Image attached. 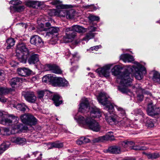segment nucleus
Returning <instances> with one entry per match:
<instances>
[{
  "mask_svg": "<svg viewBox=\"0 0 160 160\" xmlns=\"http://www.w3.org/2000/svg\"><path fill=\"white\" fill-rule=\"evenodd\" d=\"M89 104L88 98H82L80 103L78 111L84 113L89 110L90 115L82 116L78 114L74 117V118L81 127L98 132L100 130V126L93 118H100L102 115L101 112L95 106L90 107Z\"/></svg>",
  "mask_w": 160,
  "mask_h": 160,
  "instance_id": "f257e3e1",
  "label": "nucleus"
},
{
  "mask_svg": "<svg viewBox=\"0 0 160 160\" xmlns=\"http://www.w3.org/2000/svg\"><path fill=\"white\" fill-rule=\"evenodd\" d=\"M121 68L120 65H116L111 69V72L112 75L118 76L117 81L119 84L118 87V90L123 93H126L130 92L128 87L131 85L133 77L127 70L121 72Z\"/></svg>",
  "mask_w": 160,
  "mask_h": 160,
  "instance_id": "f03ea898",
  "label": "nucleus"
},
{
  "mask_svg": "<svg viewBox=\"0 0 160 160\" xmlns=\"http://www.w3.org/2000/svg\"><path fill=\"white\" fill-rule=\"evenodd\" d=\"M108 97L104 92L99 93L97 97L99 102L105 106L104 109L108 111L109 114H105V120L109 124L117 125L119 120V117L117 115L111 113L114 110V106L112 104L107 100Z\"/></svg>",
  "mask_w": 160,
  "mask_h": 160,
  "instance_id": "7ed1b4c3",
  "label": "nucleus"
},
{
  "mask_svg": "<svg viewBox=\"0 0 160 160\" xmlns=\"http://www.w3.org/2000/svg\"><path fill=\"white\" fill-rule=\"evenodd\" d=\"M87 31V29L78 25H73L66 29V36L63 38L65 43L72 42L76 36L75 32L84 33Z\"/></svg>",
  "mask_w": 160,
  "mask_h": 160,
  "instance_id": "20e7f679",
  "label": "nucleus"
},
{
  "mask_svg": "<svg viewBox=\"0 0 160 160\" xmlns=\"http://www.w3.org/2000/svg\"><path fill=\"white\" fill-rule=\"evenodd\" d=\"M134 64L131 68L132 71L136 79L141 80L146 73V68L142 64L137 62H134Z\"/></svg>",
  "mask_w": 160,
  "mask_h": 160,
  "instance_id": "39448f33",
  "label": "nucleus"
},
{
  "mask_svg": "<svg viewBox=\"0 0 160 160\" xmlns=\"http://www.w3.org/2000/svg\"><path fill=\"white\" fill-rule=\"evenodd\" d=\"M18 118L12 115H10L0 111V123L6 125H10L12 123H17Z\"/></svg>",
  "mask_w": 160,
  "mask_h": 160,
  "instance_id": "423d86ee",
  "label": "nucleus"
},
{
  "mask_svg": "<svg viewBox=\"0 0 160 160\" xmlns=\"http://www.w3.org/2000/svg\"><path fill=\"white\" fill-rule=\"evenodd\" d=\"M16 52L20 62L23 63H25L27 58L26 55L28 54V51L24 44L22 43L18 45L17 46Z\"/></svg>",
  "mask_w": 160,
  "mask_h": 160,
  "instance_id": "0eeeda50",
  "label": "nucleus"
},
{
  "mask_svg": "<svg viewBox=\"0 0 160 160\" xmlns=\"http://www.w3.org/2000/svg\"><path fill=\"white\" fill-rule=\"evenodd\" d=\"M147 98L146 102L148 105L147 112L148 114L152 116L159 114L160 113V108H157L155 106L152 105V103L151 100H148Z\"/></svg>",
  "mask_w": 160,
  "mask_h": 160,
  "instance_id": "6e6552de",
  "label": "nucleus"
},
{
  "mask_svg": "<svg viewBox=\"0 0 160 160\" xmlns=\"http://www.w3.org/2000/svg\"><path fill=\"white\" fill-rule=\"evenodd\" d=\"M51 12L52 13L50 14V16L58 15L60 17H66L67 18L69 19L73 18V13L72 11H68L66 10L56 11L53 9Z\"/></svg>",
  "mask_w": 160,
  "mask_h": 160,
  "instance_id": "1a4fd4ad",
  "label": "nucleus"
},
{
  "mask_svg": "<svg viewBox=\"0 0 160 160\" xmlns=\"http://www.w3.org/2000/svg\"><path fill=\"white\" fill-rule=\"evenodd\" d=\"M113 65L112 64L106 65L101 68H99L96 70V72L98 73L101 77H104L108 78L110 75V68Z\"/></svg>",
  "mask_w": 160,
  "mask_h": 160,
  "instance_id": "9d476101",
  "label": "nucleus"
},
{
  "mask_svg": "<svg viewBox=\"0 0 160 160\" xmlns=\"http://www.w3.org/2000/svg\"><path fill=\"white\" fill-rule=\"evenodd\" d=\"M9 3L13 5V6L10 7V12L12 13L15 12L22 11L24 8L23 6L19 5L22 3V2L18 0H12L10 1Z\"/></svg>",
  "mask_w": 160,
  "mask_h": 160,
  "instance_id": "9b49d317",
  "label": "nucleus"
},
{
  "mask_svg": "<svg viewBox=\"0 0 160 160\" xmlns=\"http://www.w3.org/2000/svg\"><path fill=\"white\" fill-rule=\"evenodd\" d=\"M20 118L23 123L30 125H34L37 122V119L30 114H25L22 115Z\"/></svg>",
  "mask_w": 160,
  "mask_h": 160,
  "instance_id": "f8f14e48",
  "label": "nucleus"
},
{
  "mask_svg": "<svg viewBox=\"0 0 160 160\" xmlns=\"http://www.w3.org/2000/svg\"><path fill=\"white\" fill-rule=\"evenodd\" d=\"M43 69L45 71H51L56 74H61L62 71L55 64H47L44 66Z\"/></svg>",
  "mask_w": 160,
  "mask_h": 160,
  "instance_id": "ddd939ff",
  "label": "nucleus"
},
{
  "mask_svg": "<svg viewBox=\"0 0 160 160\" xmlns=\"http://www.w3.org/2000/svg\"><path fill=\"white\" fill-rule=\"evenodd\" d=\"M114 140L113 133L112 132H108L105 135L95 138L93 140L94 142H102L104 141L113 140Z\"/></svg>",
  "mask_w": 160,
  "mask_h": 160,
  "instance_id": "4468645a",
  "label": "nucleus"
},
{
  "mask_svg": "<svg viewBox=\"0 0 160 160\" xmlns=\"http://www.w3.org/2000/svg\"><path fill=\"white\" fill-rule=\"evenodd\" d=\"M55 75L52 74H48L43 76L42 79L43 82L52 84L54 86L55 79Z\"/></svg>",
  "mask_w": 160,
  "mask_h": 160,
  "instance_id": "2eb2a0df",
  "label": "nucleus"
},
{
  "mask_svg": "<svg viewBox=\"0 0 160 160\" xmlns=\"http://www.w3.org/2000/svg\"><path fill=\"white\" fill-rule=\"evenodd\" d=\"M88 28V30L89 31V32L86 34V36L83 38L82 40L86 41L87 42L89 40L94 37L95 35V33L92 32L95 31L97 29L96 27L93 26H90Z\"/></svg>",
  "mask_w": 160,
  "mask_h": 160,
  "instance_id": "dca6fc26",
  "label": "nucleus"
},
{
  "mask_svg": "<svg viewBox=\"0 0 160 160\" xmlns=\"http://www.w3.org/2000/svg\"><path fill=\"white\" fill-rule=\"evenodd\" d=\"M55 79L54 86L64 87L68 85V82L64 78L56 77Z\"/></svg>",
  "mask_w": 160,
  "mask_h": 160,
  "instance_id": "f3484780",
  "label": "nucleus"
},
{
  "mask_svg": "<svg viewBox=\"0 0 160 160\" xmlns=\"http://www.w3.org/2000/svg\"><path fill=\"white\" fill-rule=\"evenodd\" d=\"M30 42L31 44L38 47H41L43 44V42L41 38L38 35H35L31 37Z\"/></svg>",
  "mask_w": 160,
  "mask_h": 160,
  "instance_id": "a211bd4d",
  "label": "nucleus"
},
{
  "mask_svg": "<svg viewBox=\"0 0 160 160\" xmlns=\"http://www.w3.org/2000/svg\"><path fill=\"white\" fill-rule=\"evenodd\" d=\"M9 104L12 105L13 107L15 108L18 110L22 111H24L26 108H27V107L24 103H22L17 104V103L14 100L10 101Z\"/></svg>",
  "mask_w": 160,
  "mask_h": 160,
  "instance_id": "6ab92c4d",
  "label": "nucleus"
},
{
  "mask_svg": "<svg viewBox=\"0 0 160 160\" xmlns=\"http://www.w3.org/2000/svg\"><path fill=\"white\" fill-rule=\"evenodd\" d=\"M24 98L26 101L31 103L34 102L36 99L33 92H28L24 95Z\"/></svg>",
  "mask_w": 160,
  "mask_h": 160,
  "instance_id": "aec40b11",
  "label": "nucleus"
},
{
  "mask_svg": "<svg viewBox=\"0 0 160 160\" xmlns=\"http://www.w3.org/2000/svg\"><path fill=\"white\" fill-rule=\"evenodd\" d=\"M18 132V130L16 129L15 126L10 131L8 128H3L1 130V134L3 135H9L11 134H15Z\"/></svg>",
  "mask_w": 160,
  "mask_h": 160,
  "instance_id": "412c9836",
  "label": "nucleus"
},
{
  "mask_svg": "<svg viewBox=\"0 0 160 160\" xmlns=\"http://www.w3.org/2000/svg\"><path fill=\"white\" fill-rule=\"evenodd\" d=\"M11 141L17 144L23 145L26 142V140L24 138L20 137H13L11 138Z\"/></svg>",
  "mask_w": 160,
  "mask_h": 160,
  "instance_id": "4be33fe9",
  "label": "nucleus"
},
{
  "mask_svg": "<svg viewBox=\"0 0 160 160\" xmlns=\"http://www.w3.org/2000/svg\"><path fill=\"white\" fill-rule=\"evenodd\" d=\"M104 152L112 154H118L121 152V149L119 146H113L109 147L108 149L105 150Z\"/></svg>",
  "mask_w": 160,
  "mask_h": 160,
  "instance_id": "5701e85b",
  "label": "nucleus"
},
{
  "mask_svg": "<svg viewBox=\"0 0 160 160\" xmlns=\"http://www.w3.org/2000/svg\"><path fill=\"white\" fill-rule=\"evenodd\" d=\"M121 119V118L119 117V120L117 125L125 127H128L130 126V121L126 117H125L123 118L122 120Z\"/></svg>",
  "mask_w": 160,
  "mask_h": 160,
  "instance_id": "b1692460",
  "label": "nucleus"
},
{
  "mask_svg": "<svg viewBox=\"0 0 160 160\" xmlns=\"http://www.w3.org/2000/svg\"><path fill=\"white\" fill-rule=\"evenodd\" d=\"M18 74L22 76H26L30 74V71L28 68H18Z\"/></svg>",
  "mask_w": 160,
  "mask_h": 160,
  "instance_id": "393cba45",
  "label": "nucleus"
},
{
  "mask_svg": "<svg viewBox=\"0 0 160 160\" xmlns=\"http://www.w3.org/2000/svg\"><path fill=\"white\" fill-rule=\"evenodd\" d=\"M121 59L124 62H130L134 60L133 57L129 54H122L120 56Z\"/></svg>",
  "mask_w": 160,
  "mask_h": 160,
  "instance_id": "a878e982",
  "label": "nucleus"
},
{
  "mask_svg": "<svg viewBox=\"0 0 160 160\" xmlns=\"http://www.w3.org/2000/svg\"><path fill=\"white\" fill-rule=\"evenodd\" d=\"M25 4L27 6L32 7L34 8L38 7L41 5L40 2L38 1H32L30 0H28L26 1Z\"/></svg>",
  "mask_w": 160,
  "mask_h": 160,
  "instance_id": "bb28decb",
  "label": "nucleus"
},
{
  "mask_svg": "<svg viewBox=\"0 0 160 160\" xmlns=\"http://www.w3.org/2000/svg\"><path fill=\"white\" fill-rule=\"evenodd\" d=\"M52 100L53 101L55 105L56 106H59L62 103V100L61 97L58 94L54 95L52 98Z\"/></svg>",
  "mask_w": 160,
  "mask_h": 160,
  "instance_id": "cd10ccee",
  "label": "nucleus"
},
{
  "mask_svg": "<svg viewBox=\"0 0 160 160\" xmlns=\"http://www.w3.org/2000/svg\"><path fill=\"white\" fill-rule=\"evenodd\" d=\"M142 93L143 95H138V100L141 101L143 100V97H145L146 98V99L147 98H148V100L150 101V99L148 98L146 96L147 95L150 97H151L152 95V94L150 92L145 90H143Z\"/></svg>",
  "mask_w": 160,
  "mask_h": 160,
  "instance_id": "c85d7f7f",
  "label": "nucleus"
},
{
  "mask_svg": "<svg viewBox=\"0 0 160 160\" xmlns=\"http://www.w3.org/2000/svg\"><path fill=\"white\" fill-rule=\"evenodd\" d=\"M38 61V55L37 54L32 55L28 60V63L30 64H35Z\"/></svg>",
  "mask_w": 160,
  "mask_h": 160,
  "instance_id": "c756f323",
  "label": "nucleus"
},
{
  "mask_svg": "<svg viewBox=\"0 0 160 160\" xmlns=\"http://www.w3.org/2000/svg\"><path fill=\"white\" fill-rule=\"evenodd\" d=\"M10 142H3L0 145V154L3 153L9 147Z\"/></svg>",
  "mask_w": 160,
  "mask_h": 160,
  "instance_id": "7c9ffc66",
  "label": "nucleus"
},
{
  "mask_svg": "<svg viewBox=\"0 0 160 160\" xmlns=\"http://www.w3.org/2000/svg\"><path fill=\"white\" fill-rule=\"evenodd\" d=\"M18 122L17 123H12V124L11 125H12V124L15 125L16 124H17ZM15 127L16 128V129L18 130V132L19 133V131L22 132L24 130H27L28 129V127L26 125L23 126V125L22 124H18L17 125H15Z\"/></svg>",
  "mask_w": 160,
  "mask_h": 160,
  "instance_id": "2f4dec72",
  "label": "nucleus"
},
{
  "mask_svg": "<svg viewBox=\"0 0 160 160\" xmlns=\"http://www.w3.org/2000/svg\"><path fill=\"white\" fill-rule=\"evenodd\" d=\"M143 153L145 154L147 158L149 159H154L160 157V155L158 153L146 154L143 152Z\"/></svg>",
  "mask_w": 160,
  "mask_h": 160,
  "instance_id": "473e14b6",
  "label": "nucleus"
},
{
  "mask_svg": "<svg viewBox=\"0 0 160 160\" xmlns=\"http://www.w3.org/2000/svg\"><path fill=\"white\" fill-rule=\"evenodd\" d=\"M120 144L124 148L131 147L134 144L133 142L131 141H128L127 140L121 142Z\"/></svg>",
  "mask_w": 160,
  "mask_h": 160,
  "instance_id": "72a5a7b5",
  "label": "nucleus"
},
{
  "mask_svg": "<svg viewBox=\"0 0 160 160\" xmlns=\"http://www.w3.org/2000/svg\"><path fill=\"white\" fill-rule=\"evenodd\" d=\"M152 80L155 83L160 84V74L157 72H154Z\"/></svg>",
  "mask_w": 160,
  "mask_h": 160,
  "instance_id": "f704fd0d",
  "label": "nucleus"
},
{
  "mask_svg": "<svg viewBox=\"0 0 160 160\" xmlns=\"http://www.w3.org/2000/svg\"><path fill=\"white\" fill-rule=\"evenodd\" d=\"M6 42L7 44V49H9L14 45L15 42L13 38H11L8 39Z\"/></svg>",
  "mask_w": 160,
  "mask_h": 160,
  "instance_id": "c9c22d12",
  "label": "nucleus"
},
{
  "mask_svg": "<svg viewBox=\"0 0 160 160\" xmlns=\"http://www.w3.org/2000/svg\"><path fill=\"white\" fill-rule=\"evenodd\" d=\"M20 79L18 78H12L10 81V84L12 87H14L20 81Z\"/></svg>",
  "mask_w": 160,
  "mask_h": 160,
  "instance_id": "e433bc0d",
  "label": "nucleus"
},
{
  "mask_svg": "<svg viewBox=\"0 0 160 160\" xmlns=\"http://www.w3.org/2000/svg\"><path fill=\"white\" fill-rule=\"evenodd\" d=\"M133 113L135 115H139L140 117H143L144 114L140 109H137L134 110L133 111Z\"/></svg>",
  "mask_w": 160,
  "mask_h": 160,
  "instance_id": "4c0bfd02",
  "label": "nucleus"
},
{
  "mask_svg": "<svg viewBox=\"0 0 160 160\" xmlns=\"http://www.w3.org/2000/svg\"><path fill=\"white\" fill-rule=\"evenodd\" d=\"M116 108L117 109L118 112V114H120V116H124L125 115V110L122 108L119 107L117 106H115Z\"/></svg>",
  "mask_w": 160,
  "mask_h": 160,
  "instance_id": "58836bf2",
  "label": "nucleus"
},
{
  "mask_svg": "<svg viewBox=\"0 0 160 160\" xmlns=\"http://www.w3.org/2000/svg\"><path fill=\"white\" fill-rule=\"evenodd\" d=\"M72 58L70 59L71 63H72L73 61H78L80 58L79 56L77 53H75L72 55Z\"/></svg>",
  "mask_w": 160,
  "mask_h": 160,
  "instance_id": "ea45409f",
  "label": "nucleus"
},
{
  "mask_svg": "<svg viewBox=\"0 0 160 160\" xmlns=\"http://www.w3.org/2000/svg\"><path fill=\"white\" fill-rule=\"evenodd\" d=\"M9 91L8 89L3 88L0 87V95H4L7 93H8Z\"/></svg>",
  "mask_w": 160,
  "mask_h": 160,
  "instance_id": "a19ab883",
  "label": "nucleus"
},
{
  "mask_svg": "<svg viewBox=\"0 0 160 160\" xmlns=\"http://www.w3.org/2000/svg\"><path fill=\"white\" fill-rule=\"evenodd\" d=\"M89 20L91 21H98L99 20V18L98 16L90 15L88 17Z\"/></svg>",
  "mask_w": 160,
  "mask_h": 160,
  "instance_id": "79ce46f5",
  "label": "nucleus"
},
{
  "mask_svg": "<svg viewBox=\"0 0 160 160\" xmlns=\"http://www.w3.org/2000/svg\"><path fill=\"white\" fill-rule=\"evenodd\" d=\"M146 125L149 127H152L154 126V123L152 120L148 119L146 122Z\"/></svg>",
  "mask_w": 160,
  "mask_h": 160,
  "instance_id": "37998d69",
  "label": "nucleus"
},
{
  "mask_svg": "<svg viewBox=\"0 0 160 160\" xmlns=\"http://www.w3.org/2000/svg\"><path fill=\"white\" fill-rule=\"evenodd\" d=\"M59 29L58 27H53L50 28V31L51 34L57 33L59 31Z\"/></svg>",
  "mask_w": 160,
  "mask_h": 160,
  "instance_id": "c03bdc74",
  "label": "nucleus"
},
{
  "mask_svg": "<svg viewBox=\"0 0 160 160\" xmlns=\"http://www.w3.org/2000/svg\"><path fill=\"white\" fill-rule=\"evenodd\" d=\"M48 91H40L38 92V98L41 99L44 96V95L47 93Z\"/></svg>",
  "mask_w": 160,
  "mask_h": 160,
  "instance_id": "a18cd8bd",
  "label": "nucleus"
},
{
  "mask_svg": "<svg viewBox=\"0 0 160 160\" xmlns=\"http://www.w3.org/2000/svg\"><path fill=\"white\" fill-rule=\"evenodd\" d=\"M52 146L53 147L56 148H61L63 147V144L62 143L55 142L52 144Z\"/></svg>",
  "mask_w": 160,
  "mask_h": 160,
  "instance_id": "49530a36",
  "label": "nucleus"
},
{
  "mask_svg": "<svg viewBox=\"0 0 160 160\" xmlns=\"http://www.w3.org/2000/svg\"><path fill=\"white\" fill-rule=\"evenodd\" d=\"M132 146H133V147L132 149L135 150H143L146 149V148L144 147H140L139 146H133V145Z\"/></svg>",
  "mask_w": 160,
  "mask_h": 160,
  "instance_id": "de8ad7c7",
  "label": "nucleus"
},
{
  "mask_svg": "<svg viewBox=\"0 0 160 160\" xmlns=\"http://www.w3.org/2000/svg\"><path fill=\"white\" fill-rule=\"evenodd\" d=\"M38 28L40 31L47 30V28L44 27V25L42 23L39 25Z\"/></svg>",
  "mask_w": 160,
  "mask_h": 160,
  "instance_id": "09e8293b",
  "label": "nucleus"
},
{
  "mask_svg": "<svg viewBox=\"0 0 160 160\" xmlns=\"http://www.w3.org/2000/svg\"><path fill=\"white\" fill-rule=\"evenodd\" d=\"M5 76L4 71L2 70H0V80H4Z\"/></svg>",
  "mask_w": 160,
  "mask_h": 160,
  "instance_id": "8fccbe9b",
  "label": "nucleus"
},
{
  "mask_svg": "<svg viewBox=\"0 0 160 160\" xmlns=\"http://www.w3.org/2000/svg\"><path fill=\"white\" fill-rule=\"evenodd\" d=\"M101 45H98V46H94L93 47H91L90 48V50H95L97 51L98 50L99 48H101Z\"/></svg>",
  "mask_w": 160,
  "mask_h": 160,
  "instance_id": "3c124183",
  "label": "nucleus"
},
{
  "mask_svg": "<svg viewBox=\"0 0 160 160\" xmlns=\"http://www.w3.org/2000/svg\"><path fill=\"white\" fill-rule=\"evenodd\" d=\"M81 139L83 140V143L89 142H90V140L88 138L82 137H81Z\"/></svg>",
  "mask_w": 160,
  "mask_h": 160,
  "instance_id": "603ef678",
  "label": "nucleus"
},
{
  "mask_svg": "<svg viewBox=\"0 0 160 160\" xmlns=\"http://www.w3.org/2000/svg\"><path fill=\"white\" fill-rule=\"evenodd\" d=\"M72 7V6L71 5H64L61 6V8H69Z\"/></svg>",
  "mask_w": 160,
  "mask_h": 160,
  "instance_id": "864d4df0",
  "label": "nucleus"
},
{
  "mask_svg": "<svg viewBox=\"0 0 160 160\" xmlns=\"http://www.w3.org/2000/svg\"><path fill=\"white\" fill-rule=\"evenodd\" d=\"M86 8H89L90 9H93V10H95L97 9L93 5H88L86 6Z\"/></svg>",
  "mask_w": 160,
  "mask_h": 160,
  "instance_id": "5fc2aeb1",
  "label": "nucleus"
},
{
  "mask_svg": "<svg viewBox=\"0 0 160 160\" xmlns=\"http://www.w3.org/2000/svg\"><path fill=\"white\" fill-rule=\"evenodd\" d=\"M18 63L17 62L14 61H12L10 62V64L12 67H14L18 65Z\"/></svg>",
  "mask_w": 160,
  "mask_h": 160,
  "instance_id": "6e6d98bb",
  "label": "nucleus"
},
{
  "mask_svg": "<svg viewBox=\"0 0 160 160\" xmlns=\"http://www.w3.org/2000/svg\"><path fill=\"white\" fill-rule=\"evenodd\" d=\"M76 143L78 145H81L82 144H84L83 140L81 139V138L76 141Z\"/></svg>",
  "mask_w": 160,
  "mask_h": 160,
  "instance_id": "4d7b16f0",
  "label": "nucleus"
},
{
  "mask_svg": "<svg viewBox=\"0 0 160 160\" xmlns=\"http://www.w3.org/2000/svg\"><path fill=\"white\" fill-rule=\"evenodd\" d=\"M17 26H21L24 28H27V25L26 24L23 23H19L17 24Z\"/></svg>",
  "mask_w": 160,
  "mask_h": 160,
  "instance_id": "13d9d810",
  "label": "nucleus"
},
{
  "mask_svg": "<svg viewBox=\"0 0 160 160\" xmlns=\"http://www.w3.org/2000/svg\"><path fill=\"white\" fill-rule=\"evenodd\" d=\"M7 101V99L4 97H1L0 98V102H5Z\"/></svg>",
  "mask_w": 160,
  "mask_h": 160,
  "instance_id": "bf43d9fd",
  "label": "nucleus"
},
{
  "mask_svg": "<svg viewBox=\"0 0 160 160\" xmlns=\"http://www.w3.org/2000/svg\"><path fill=\"white\" fill-rule=\"evenodd\" d=\"M5 61L3 57L1 55H0V63H2Z\"/></svg>",
  "mask_w": 160,
  "mask_h": 160,
  "instance_id": "052dcab7",
  "label": "nucleus"
},
{
  "mask_svg": "<svg viewBox=\"0 0 160 160\" xmlns=\"http://www.w3.org/2000/svg\"><path fill=\"white\" fill-rule=\"evenodd\" d=\"M51 3L53 5H55L58 4L59 2L57 0H54Z\"/></svg>",
  "mask_w": 160,
  "mask_h": 160,
  "instance_id": "680f3d73",
  "label": "nucleus"
},
{
  "mask_svg": "<svg viewBox=\"0 0 160 160\" xmlns=\"http://www.w3.org/2000/svg\"><path fill=\"white\" fill-rule=\"evenodd\" d=\"M122 160H136V159L134 157H130L123 159Z\"/></svg>",
  "mask_w": 160,
  "mask_h": 160,
  "instance_id": "e2e57ef3",
  "label": "nucleus"
},
{
  "mask_svg": "<svg viewBox=\"0 0 160 160\" xmlns=\"http://www.w3.org/2000/svg\"><path fill=\"white\" fill-rule=\"evenodd\" d=\"M39 155H40V156L39 157H38L37 159L38 160H41L42 158V154L41 153H39Z\"/></svg>",
  "mask_w": 160,
  "mask_h": 160,
  "instance_id": "0e129e2a",
  "label": "nucleus"
},
{
  "mask_svg": "<svg viewBox=\"0 0 160 160\" xmlns=\"http://www.w3.org/2000/svg\"><path fill=\"white\" fill-rule=\"evenodd\" d=\"M46 26L47 27H49L50 26V24L49 22H47L46 23Z\"/></svg>",
  "mask_w": 160,
  "mask_h": 160,
  "instance_id": "69168bd1",
  "label": "nucleus"
},
{
  "mask_svg": "<svg viewBox=\"0 0 160 160\" xmlns=\"http://www.w3.org/2000/svg\"><path fill=\"white\" fill-rule=\"evenodd\" d=\"M71 55V54L69 51H68L66 53V56H70Z\"/></svg>",
  "mask_w": 160,
  "mask_h": 160,
  "instance_id": "338daca9",
  "label": "nucleus"
},
{
  "mask_svg": "<svg viewBox=\"0 0 160 160\" xmlns=\"http://www.w3.org/2000/svg\"><path fill=\"white\" fill-rule=\"evenodd\" d=\"M37 78L36 77H33L32 78V81H35L36 80H37Z\"/></svg>",
  "mask_w": 160,
  "mask_h": 160,
  "instance_id": "774afa93",
  "label": "nucleus"
}]
</instances>
